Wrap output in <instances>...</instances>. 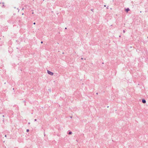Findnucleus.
<instances>
[{"mask_svg":"<svg viewBox=\"0 0 148 148\" xmlns=\"http://www.w3.org/2000/svg\"><path fill=\"white\" fill-rule=\"evenodd\" d=\"M47 72L49 74L51 75H53V72H52L49 70H47Z\"/></svg>","mask_w":148,"mask_h":148,"instance_id":"nucleus-1","label":"nucleus"},{"mask_svg":"<svg viewBox=\"0 0 148 148\" xmlns=\"http://www.w3.org/2000/svg\"><path fill=\"white\" fill-rule=\"evenodd\" d=\"M142 102L143 103H146V101L145 99H143L142 100Z\"/></svg>","mask_w":148,"mask_h":148,"instance_id":"nucleus-2","label":"nucleus"},{"mask_svg":"<svg viewBox=\"0 0 148 148\" xmlns=\"http://www.w3.org/2000/svg\"><path fill=\"white\" fill-rule=\"evenodd\" d=\"M129 11H130V9L128 8H127V9H125V11L127 12H128Z\"/></svg>","mask_w":148,"mask_h":148,"instance_id":"nucleus-3","label":"nucleus"},{"mask_svg":"<svg viewBox=\"0 0 148 148\" xmlns=\"http://www.w3.org/2000/svg\"><path fill=\"white\" fill-rule=\"evenodd\" d=\"M72 133L71 131H69V132L68 133V134L69 135H71V134H72Z\"/></svg>","mask_w":148,"mask_h":148,"instance_id":"nucleus-4","label":"nucleus"},{"mask_svg":"<svg viewBox=\"0 0 148 148\" xmlns=\"http://www.w3.org/2000/svg\"><path fill=\"white\" fill-rule=\"evenodd\" d=\"M29 129H27L26 130V131L27 132H29Z\"/></svg>","mask_w":148,"mask_h":148,"instance_id":"nucleus-5","label":"nucleus"},{"mask_svg":"<svg viewBox=\"0 0 148 148\" xmlns=\"http://www.w3.org/2000/svg\"><path fill=\"white\" fill-rule=\"evenodd\" d=\"M123 32L124 33H125V30H123Z\"/></svg>","mask_w":148,"mask_h":148,"instance_id":"nucleus-6","label":"nucleus"},{"mask_svg":"<svg viewBox=\"0 0 148 148\" xmlns=\"http://www.w3.org/2000/svg\"><path fill=\"white\" fill-rule=\"evenodd\" d=\"M34 121H37V119H34Z\"/></svg>","mask_w":148,"mask_h":148,"instance_id":"nucleus-7","label":"nucleus"},{"mask_svg":"<svg viewBox=\"0 0 148 148\" xmlns=\"http://www.w3.org/2000/svg\"><path fill=\"white\" fill-rule=\"evenodd\" d=\"M33 24L34 25H35L36 24V23L35 22H34V23H33Z\"/></svg>","mask_w":148,"mask_h":148,"instance_id":"nucleus-8","label":"nucleus"},{"mask_svg":"<svg viewBox=\"0 0 148 148\" xmlns=\"http://www.w3.org/2000/svg\"><path fill=\"white\" fill-rule=\"evenodd\" d=\"M109 8H108V6L107 7V9H108Z\"/></svg>","mask_w":148,"mask_h":148,"instance_id":"nucleus-9","label":"nucleus"},{"mask_svg":"<svg viewBox=\"0 0 148 148\" xmlns=\"http://www.w3.org/2000/svg\"><path fill=\"white\" fill-rule=\"evenodd\" d=\"M43 41H41V44L42 43H43Z\"/></svg>","mask_w":148,"mask_h":148,"instance_id":"nucleus-10","label":"nucleus"},{"mask_svg":"<svg viewBox=\"0 0 148 148\" xmlns=\"http://www.w3.org/2000/svg\"><path fill=\"white\" fill-rule=\"evenodd\" d=\"M24 9V8H22V10H23Z\"/></svg>","mask_w":148,"mask_h":148,"instance_id":"nucleus-11","label":"nucleus"},{"mask_svg":"<svg viewBox=\"0 0 148 148\" xmlns=\"http://www.w3.org/2000/svg\"><path fill=\"white\" fill-rule=\"evenodd\" d=\"M5 137H6V136H7L6 135H5Z\"/></svg>","mask_w":148,"mask_h":148,"instance_id":"nucleus-12","label":"nucleus"},{"mask_svg":"<svg viewBox=\"0 0 148 148\" xmlns=\"http://www.w3.org/2000/svg\"><path fill=\"white\" fill-rule=\"evenodd\" d=\"M104 6L105 7H106V5H104Z\"/></svg>","mask_w":148,"mask_h":148,"instance_id":"nucleus-13","label":"nucleus"},{"mask_svg":"<svg viewBox=\"0 0 148 148\" xmlns=\"http://www.w3.org/2000/svg\"><path fill=\"white\" fill-rule=\"evenodd\" d=\"M83 59V58H81V59H82H82Z\"/></svg>","mask_w":148,"mask_h":148,"instance_id":"nucleus-14","label":"nucleus"},{"mask_svg":"<svg viewBox=\"0 0 148 148\" xmlns=\"http://www.w3.org/2000/svg\"><path fill=\"white\" fill-rule=\"evenodd\" d=\"M17 9H18V12H19V10L18 9V8H17Z\"/></svg>","mask_w":148,"mask_h":148,"instance_id":"nucleus-15","label":"nucleus"},{"mask_svg":"<svg viewBox=\"0 0 148 148\" xmlns=\"http://www.w3.org/2000/svg\"><path fill=\"white\" fill-rule=\"evenodd\" d=\"M65 29H66V27H65Z\"/></svg>","mask_w":148,"mask_h":148,"instance_id":"nucleus-16","label":"nucleus"},{"mask_svg":"<svg viewBox=\"0 0 148 148\" xmlns=\"http://www.w3.org/2000/svg\"><path fill=\"white\" fill-rule=\"evenodd\" d=\"M30 123H28V124H30Z\"/></svg>","mask_w":148,"mask_h":148,"instance_id":"nucleus-17","label":"nucleus"},{"mask_svg":"<svg viewBox=\"0 0 148 148\" xmlns=\"http://www.w3.org/2000/svg\"><path fill=\"white\" fill-rule=\"evenodd\" d=\"M92 10H93V9H91V11H92Z\"/></svg>","mask_w":148,"mask_h":148,"instance_id":"nucleus-18","label":"nucleus"},{"mask_svg":"<svg viewBox=\"0 0 148 148\" xmlns=\"http://www.w3.org/2000/svg\"><path fill=\"white\" fill-rule=\"evenodd\" d=\"M96 94L97 95L98 94V93H97Z\"/></svg>","mask_w":148,"mask_h":148,"instance_id":"nucleus-19","label":"nucleus"},{"mask_svg":"<svg viewBox=\"0 0 148 148\" xmlns=\"http://www.w3.org/2000/svg\"><path fill=\"white\" fill-rule=\"evenodd\" d=\"M121 37V36H119V37Z\"/></svg>","mask_w":148,"mask_h":148,"instance_id":"nucleus-20","label":"nucleus"},{"mask_svg":"<svg viewBox=\"0 0 148 148\" xmlns=\"http://www.w3.org/2000/svg\"><path fill=\"white\" fill-rule=\"evenodd\" d=\"M1 3H0V4Z\"/></svg>","mask_w":148,"mask_h":148,"instance_id":"nucleus-21","label":"nucleus"}]
</instances>
